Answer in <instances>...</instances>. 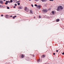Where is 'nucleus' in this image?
<instances>
[{
  "mask_svg": "<svg viewBox=\"0 0 64 64\" xmlns=\"http://www.w3.org/2000/svg\"><path fill=\"white\" fill-rule=\"evenodd\" d=\"M34 18H35V16H34Z\"/></svg>",
  "mask_w": 64,
  "mask_h": 64,
  "instance_id": "nucleus-41",
  "label": "nucleus"
},
{
  "mask_svg": "<svg viewBox=\"0 0 64 64\" xmlns=\"http://www.w3.org/2000/svg\"><path fill=\"white\" fill-rule=\"evenodd\" d=\"M42 58H44L45 57V56L44 55H42Z\"/></svg>",
  "mask_w": 64,
  "mask_h": 64,
  "instance_id": "nucleus-9",
  "label": "nucleus"
},
{
  "mask_svg": "<svg viewBox=\"0 0 64 64\" xmlns=\"http://www.w3.org/2000/svg\"><path fill=\"white\" fill-rule=\"evenodd\" d=\"M20 4L19 3H18V5H20Z\"/></svg>",
  "mask_w": 64,
  "mask_h": 64,
  "instance_id": "nucleus-20",
  "label": "nucleus"
},
{
  "mask_svg": "<svg viewBox=\"0 0 64 64\" xmlns=\"http://www.w3.org/2000/svg\"><path fill=\"white\" fill-rule=\"evenodd\" d=\"M5 4L6 5H7L8 4V2H7V1H6V2L5 3Z\"/></svg>",
  "mask_w": 64,
  "mask_h": 64,
  "instance_id": "nucleus-8",
  "label": "nucleus"
},
{
  "mask_svg": "<svg viewBox=\"0 0 64 64\" xmlns=\"http://www.w3.org/2000/svg\"><path fill=\"white\" fill-rule=\"evenodd\" d=\"M20 0H19L18 1V2H20Z\"/></svg>",
  "mask_w": 64,
  "mask_h": 64,
  "instance_id": "nucleus-38",
  "label": "nucleus"
},
{
  "mask_svg": "<svg viewBox=\"0 0 64 64\" xmlns=\"http://www.w3.org/2000/svg\"><path fill=\"white\" fill-rule=\"evenodd\" d=\"M14 6H17V4H14Z\"/></svg>",
  "mask_w": 64,
  "mask_h": 64,
  "instance_id": "nucleus-23",
  "label": "nucleus"
},
{
  "mask_svg": "<svg viewBox=\"0 0 64 64\" xmlns=\"http://www.w3.org/2000/svg\"><path fill=\"white\" fill-rule=\"evenodd\" d=\"M41 6L40 5H39L36 6L37 8H38V9H41Z\"/></svg>",
  "mask_w": 64,
  "mask_h": 64,
  "instance_id": "nucleus-2",
  "label": "nucleus"
},
{
  "mask_svg": "<svg viewBox=\"0 0 64 64\" xmlns=\"http://www.w3.org/2000/svg\"><path fill=\"white\" fill-rule=\"evenodd\" d=\"M43 12H47L48 11V10L45 9V10H42Z\"/></svg>",
  "mask_w": 64,
  "mask_h": 64,
  "instance_id": "nucleus-3",
  "label": "nucleus"
},
{
  "mask_svg": "<svg viewBox=\"0 0 64 64\" xmlns=\"http://www.w3.org/2000/svg\"><path fill=\"white\" fill-rule=\"evenodd\" d=\"M60 8L61 9H63V7L61 6H58L57 10L58 11H60Z\"/></svg>",
  "mask_w": 64,
  "mask_h": 64,
  "instance_id": "nucleus-1",
  "label": "nucleus"
},
{
  "mask_svg": "<svg viewBox=\"0 0 64 64\" xmlns=\"http://www.w3.org/2000/svg\"><path fill=\"white\" fill-rule=\"evenodd\" d=\"M9 15H6V18H9Z\"/></svg>",
  "mask_w": 64,
  "mask_h": 64,
  "instance_id": "nucleus-5",
  "label": "nucleus"
},
{
  "mask_svg": "<svg viewBox=\"0 0 64 64\" xmlns=\"http://www.w3.org/2000/svg\"><path fill=\"white\" fill-rule=\"evenodd\" d=\"M18 1H17L16 2V3H18Z\"/></svg>",
  "mask_w": 64,
  "mask_h": 64,
  "instance_id": "nucleus-37",
  "label": "nucleus"
},
{
  "mask_svg": "<svg viewBox=\"0 0 64 64\" xmlns=\"http://www.w3.org/2000/svg\"><path fill=\"white\" fill-rule=\"evenodd\" d=\"M13 8H16V7L15 6H14L13 7Z\"/></svg>",
  "mask_w": 64,
  "mask_h": 64,
  "instance_id": "nucleus-31",
  "label": "nucleus"
},
{
  "mask_svg": "<svg viewBox=\"0 0 64 64\" xmlns=\"http://www.w3.org/2000/svg\"><path fill=\"white\" fill-rule=\"evenodd\" d=\"M50 1H53V0H50Z\"/></svg>",
  "mask_w": 64,
  "mask_h": 64,
  "instance_id": "nucleus-33",
  "label": "nucleus"
},
{
  "mask_svg": "<svg viewBox=\"0 0 64 64\" xmlns=\"http://www.w3.org/2000/svg\"><path fill=\"white\" fill-rule=\"evenodd\" d=\"M62 55H64V52H63L62 53Z\"/></svg>",
  "mask_w": 64,
  "mask_h": 64,
  "instance_id": "nucleus-36",
  "label": "nucleus"
},
{
  "mask_svg": "<svg viewBox=\"0 0 64 64\" xmlns=\"http://www.w3.org/2000/svg\"><path fill=\"white\" fill-rule=\"evenodd\" d=\"M45 64H48L47 63H46Z\"/></svg>",
  "mask_w": 64,
  "mask_h": 64,
  "instance_id": "nucleus-45",
  "label": "nucleus"
},
{
  "mask_svg": "<svg viewBox=\"0 0 64 64\" xmlns=\"http://www.w3.org/2000/svg\"><path fill=\"white\" fill-rule=\"evenodd\" d=\"M12 18L13 19H15V17L14 16H13V17H12Z\"/></svg>",
  "mask_w": 64,
  "mask_h": 64,
  "instance_id": "nucleus-28",
  "label": "nucleus"
},
{
  "mask_svg": "<svg viewBox=\"0 0 64 64\" xmlns=\"http://www.w3.org/2000/svg\"><path fill=\"white\" fill-rule=\"evenodd\" d=\"M39 18H41V16H39Z\"/></svg>",
  "mask_w": 64,
  "mask_h": 64,
  "instance_id": "nucleus-24",
  "label": "nucleus"
},
{
  "mask_svg": "<svg viewBox=\"0 0 64 64\" xmlns=\"http://www.w3.org/2000/svg\"><path fill=\"white\" fill-rule=\"evenodd\" d=\"M42 2H45V1H47V0H42Z\"/></svg>",
  "mask_w": 64,
  "mask_h": 64,
  "instance_id": "nucleus-10",
  "label": "nucleus"
},
{
  "mask_svg": "<svg viewBox=\"0 0 64 64\" xmlns=\"http://www.w3.org/2000/svg\"><path fill=\"white\" fill-rule=\"evenodd\" d=\"M12 2H13V1L12 0H10V3H12Z\"/></svg>",
  "mask_w": 64,
  "mask_h": 64,
  "instance_id": "nucleus-18",
  "label": "nucleus"
},
{
  "mask_svg": "<svg viewBox=\"0 0 64 64\" xmlns=\"http://www.w3.org/2000/svg\"><path fill=\"white\" fill-rule=\"evenodd\" d=\"M31 6H32V7H33V4H31Z\"/></svg>",
  "mask_w": 64,
  "mask_h": 64,
  "instance_id": "nucleus-29",
  "label": "nucleus"
},
{
  "mask_svg": "<svg viewBox=\"0 0 64 64\" xmlns=\"http://www.w3.org/2000/svg\"><path fill=\"white\" fill-rule=\"evenodd\" d=\"M34 56H34V55H33V57H34Z\"/></svg>",
  "mask_w": 64,
  "mask_h": 64,
  "instance_id": "nucleus-39",
  "label": "nucleus"
},
{
  "mask_svg": "<svg viewBox=\"0 0 64 64\" xmlns=\"http://www.w3.org/2000/svg\"><path fill=\"white\" fill-rule=\"evenodd\" d=\"M17 0H14L13 1L14 2H15Z\"/></svg>",
  "mask_w": 64,
  "mask_h": 64,
  "instance_id": "nucleus-27",
  "label": "nucleus"
},
{
  "mask_svg": "<svg viewBox=\"0 0 64 64\" xmlns=\"http://www.w3.org/2000/svg\"><path fill=\"white\" fill-rule=\"evenodd\" d=\"M29 59V57H26V60H28Z\"/></svg>",
  "mask_w": 64,
  "mask_h": 64,
  "instance_id": "nucleus-7",
  "label": "nucleus"
},
{
  "mask_svg": "<svg viewBox=\"0 0 64 64\" xmlns=\"http://www.w3.org/2000/svg\"><path fill=\"white\" fill-rule=\"evenodd\" d=\"M4 16V15H3V14H2L1 15V16L2 17H3V16Z\"/></svg>",
  "mask_w": 64,
  "mask_h": 64,
  "instance_id": "nucleus-26",
  "label": "nucleus"
},
{
  "mask_svg": "<svg viewBox=\"0 0 64 64\" xmlns=\"http://www.w3.org/2000/svg\"><path fill=\"white\" fill-rule=\"evenodd\" d=\"M56 21L57 22H59L60 21V19H58L56 20Z\"/></svg>",
  "mask_w": 64,
  "mask_h": 64,
  "instance_id": "nucleus-6",
  "label": "nucleus"
},
{
  "mask_svg": "<svg viewBox=\"0 0 64 64\" xmlns=\"http://www.w3.org/2000/svg\"><path fill=\"white\" fill-rule=\"evenodd\" d=\"M53 54L54 55H55V53H53Z\"/></svg>",
  "mask_w": 64,
  "mask_h": 64,
  "instance_id": "nucleus-25",
  "label": "nucleus"
},
{
  "mask_svg": "<svg viewBox=\"0 0 64 64\" xmlns=\"http://www.w3.org/2000/svg\"><path fill=\"white\" fill-rule=\"evenodd\" d=\"M35 0V1H38V0Z\"/></svg>",
  "mask_w": 64,
  "mask_h": 64,
  "instance_id": "nucleus-42",
  "label": "nucleus"
},
{
  "mask_svg": "<svg viewBox=\"0 0 64 64\" xmlns=\"http://www.w3.org/2000/svg\"><path fill=\"white\" fill-rule=\"evenodd\" d=\"M7 2H8V3H10V2L9 1H7Z\"/></svg>",
  "mask_w": 64,
  "mask_h": 64,
  "instance_id": "nucleus-19",
  "label": "nucleus"
},
{
  "mask_svg": "<svg viewBox=\"0 0 64 64\" xmlns=\"http://www.w3.org/2000/svg\"><path fill=\"white\" fill-rule=\"evenodd\" d=\"M10 17H13V16H10Z\"/></svg>",
  "mask_w": 64,
  "mask_h": 64,
  "instance_id": "nucleus-30",
  "label": "nucleus"
},
{
  "mask_svg": "<svg viewBox=\"0 0 64 64\" xmlns=\"http://www.w3.org/2000/svg\"><path fill=\"white\" fill-rule=\"evenodd\" d=\"M21 57L22 58H23L24 57V56L22 54L21 56Z\"/></svg>",
  "mask_w": 64,
  "mask_h": 64,
  "instance_id": "nucleus-12",
  "label": "nucleus"
},
{
  "mask_svg": "<svg viewBox=\"0 0 64 64\" xmlns=\"http://www.w3.org/2000/svg\"><path fill=\"white\" fill-rule=\"evenodd\" d=\"M4 0V1H6V0Z\"/></svg>",
  "mask_w": 64,
  "mask_h": 64,
  "instance_id": "nucleus-40",
  "label": "nucleus"
},
{
  "mask_svg": "<svg viewBox=\"0 0 64 64\" xmlns=\"http://www.w3.org/2000/svg\"><path fill=\"white\" fill-rule=\"evenodd\" d=\"M38 62H40V59H39L37 60Z\"/></svg>",
  "mask_w": 64,
  "mask_h": 64,
  "instance_id": "nucleus-13",
  "label": "nucleus"
},
{
  "mask_svg": "<svg viewBox=\"0 0 64 64\" xmlns=\"http://www.w3.org/2000/svg\"><path fill=\"white\" fill-rule=\"evenodd\" d=\"M0 8H1V5H0Z\"/></svg>",
  "mask_w": 64,
  "mask_h": 64,
  "instance_id": "nucleus-43",
  "label": "nucleus"
},
{
  "mask_svg": "<svg viewBox=\"0 0 64 64\" xmlns=\"http://www.w3.org/2000/svg\"><path fill=\"white\" fill-rule=\"evenodd\" d=\"M14 17L15 18V17H17V16H14Z\"/></svg>",
  "mask_w": 64,
  "mask_h": 64,
  "instance_id": "nucleus-34",
  "label": "nucleus"
},
{
  "mask_svg": "<svg viewBox=\"0 0 64 64\" xmlns=\"http://www.w3.org/2000/svg\"><path fill=\"white\" fill-rule=\"evenodd\" d=\"M29 1H31V0H29Z\"/></svg>",
  "mask_w": 64,
  "mask_h": 64,
  "instance_id": "nucleus-44",
  "label": "nucleus"
},
{
  "mask_svg": "<svg viewBox=\"0 0 64 64\" xmlns=\"http://www.w3.org/2000/svg\"><path fill=\"white\" fill-rule=\"evenodd\" d=\"M54 11H52V13L53 14H54Z\"/></svg>",
  "mask_w": 64,
  "mask_h": 64,
  "instance_id": "nucleus-16",
  "label": "nucleus"
},
{
  "mask_svg": "<svg viewBox=\"0 0 64 64\" xmlns=\"http://www.w3.org/2000/svg\"><path fill=\"white\" fill-rule=\"evenodd\" d=\"M7 9H10V8H9V7H7Z\"/></svg>",
  "mask_w": 64,
  "mask_h": 64,
  "instance_id": "nucleus-21",
  "label": "nucleus"
},
{
  "mask_svg": "<svg viewBox=\"0 0 64 64\" xmlns=\"http://www.w3.org/2000/svg\"><path fill=\"white\" fill-rule=\"evenodd\" d=\"M27 7H26L25 8V11H26V10H27Z\"/></svg>",
  "mask_w": 64,
  "mask_h": 64,
  "instance_id": "nucleus-14",
  "label": "nucleus"
},
{
  "mask_svg": "<svg viewBox=\"0 0 64 64\" xmlns=\"http://www.w3.org/2000/svg\"><path fill=\"white\" fill-rule=\"evenodd\" d=\"M5 6L1 5L0 6V8H5Z\"/></svg>",
  "mask_w": 64,
  "mask_h": 64,
  "instance_id": "nucleus-4",
  "label": "nucleus"
},
{
  "mask_svg": "<svg viewBox=\"0 0 64 64\" xmlns=\"http://www.w3.org/2000/svg\"><path fill=\"white\" fill-rule=\"evenodd\" d=\"M19 8L20 9H22V7H21V6H20L19 7Z\"/></svg>",
  "mask_w": 64,
  "mask_h": 64,
  "instance_id": "nucleus-17",
  "label": "nucleus"
},
{
  "mask_svg": "<svg viewBox=\"0 0 64 64\" xmlns=\"http://www.w3.org/2000/svg\"><path fill=\"white\" fill-rule=\"evenodd\" d=\"M0 3H2V4L3 3V2L2 1H0Z\"/></svg>",
  "mask_w": 64,
  "mask_h": 64,
  "instance_id": "nucleus-15",
  "label": "nucleus"
},
{
  "mask_svg": "<svg viewBox=\"0 0 64 64\" xmlns=\"http://www.w3.org/2000/svg\"><path fill=\"white\" fill-rule=\"evenodd\" d=\"M51 10V8H49L48 9V10Z\"/></svg>",
  "mask_w": 64,
  "mask_h": 64,
  "instance_id": "nucleus-35",
  "label": "nucleus"
},
{
  "mask_svg": "<svg viewBox=\"0 0 64 64\" xmlns=\"http://www.w3.org/2000/svg\"><path fill=\"white\" fill-rule=\"evenodd\" d=\"M30 13H31L32 14H33V13L32 12V10H30Z\"/></svg>",
  "mask_w": 64,
  "mask_h": 64,
  "instance_id": "nucleus-11",
  "label": "nucleus"
},
{
  "mask_svg": "<svg viewBox=\"0 0 64 64\" xmlns=\"http://www.w3.org/2000/svg\"><path fill=\"white\" fill-rule=\"evenodd\" d=\"M56 52H58V50H56Z\"/></svg>",
  "mask_w": 64,
  "mask_h": 64,
  "instance_id": "nucleus-32",
  "label": "nucleus"
},
{
  "mask_svg": "<svg viewBox=\"0 0 64 64\" xmlns=\"http://www.w3.org/2000/svg\"><path fill=\"white\" fill-rule=\"evenodd\" d=\"M34 6H36V7H37V6H37V4H35L34 5Z\"/></svg>",
  "mask_w": 64,
  "mask_h": 64,
  "instance_id": "nucleus-22",
  "label": "nucleus"
}]
</instances>
